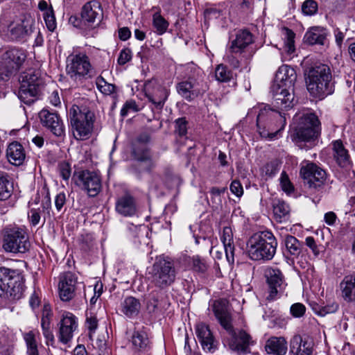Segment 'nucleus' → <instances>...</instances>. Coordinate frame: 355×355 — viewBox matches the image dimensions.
Wrapping results in <instances>:
<instances>
[{
  "instance_id": "obj_38",
  "label": "nucleus",
  "mask_w": 355,
  "mask_h": 355,
  "mask_svg": "<svg viewBox=\"0 0 355 355\" xmlns=\"http://www.w3.org/2000/svg\"><path fill=\"white\" fill-rule=\"evenodd\" d=\"M304 39L309 44L322 45L326 39L325 31L320 27L312 28L306 33Z\"/></svg>"
},
{
  "instance_id": "obj_48",
  "label": "nucleus",
  "mask_w": 355,
  "mask_h": 355,
  "mask_svg": "<svg viewBox=\"0 0 355 355\" xmlns=\"http://www.w3.org/2000/svg\"><path fill=\"white\" fill-rule=\"evenodd\" d=\"M318 3L315 0H306L302 6V13L307 16H312L318 11Z\"/></svg>"
},
{
  "instance_id": "obj_14",
  "label": "nucleus",
  "mask_w": 355,
  "mask_h": 355,
  "mask_svg": "<svg viewBox=\"0 0 355 355\" xmlns=\"http://www.w3.org/2000/svg\"><path fill=\"white\" fill-rule=\"evenodd\" d=\"M187 69L193 72V74L188 73L189 80L179 83L177 85V91L183 98L191 101L194 96L205 91L201 79L202 72L193 63L188 64Z\"/></svg>"
},
{
  "instance_id": "obj_23",
  "label": "nucleus",
  "mask_w": 355,
  "mask_h": 355,
  "mask_svg": "<svg viewBox=\"0 0 355 355\" xmlns=\"http://www.w3.org/2000/svg\"><path fill=\"white\" fill-rule=\"evenodd\" d=\"M42 124L57 137L64 135V125L60 117L55 112L43 109L39 113Z\"/></svg>"
},
{
  "instance_id": "obj_6",
  "label": "nucleus",
  "mask_w": 355,
  "mask_h": 355,
  "mask_svg": "<svg viewBox=\"0 0 355 355\" xmlns=\"http://www.w3.org/2000/svg\"><path fill=\"white\" fill-rule=\"evenodd\" d=\"M320 133V121L318 116L309 110H302L293 117L292 139L295 142L311 141Z\"/></svg>"
},
{
  "instance_id": "obj_24",
  "label": "nucleus",
  "mask_w": 355,
  "mask_h": 355,
  "mask_svg": "<svg viewBox=\"0 0 355 355\" xmlns=\"http://www.w3.org/2000/svg\"><path fill=\"white\" fill-rule=\"evenodd\" d=\"M196 334L204 351L213 353L216 349L217 343L209 326L204 323L198 324Z\"/></svg>"
},
{
  "instance_id": "obj_4",
  "label": "nucleus",
  "mask_w": 355,
  "mask_h": 355,
  "mask_svg": "<svg viewBox=\"0 0 355 355\" xmlns=\"http://www.w3.org/2000/svg\"><path fill=\"white\" fill-rule=\"evenodd\" d=\"M305 75L307 89L313 96L323 98L333 93L332 76L327 65L315 64L309 68Z\"/></svg>"
},
{
  "instance_id": "obj_20",
  "label": "nucleus",
  "mask_w": 355,
  "mask_h": 355,
  "mask_svg": "<svg viewBox=\"0 0 355 355\" xmlns=\"http://www.w3.org/2000/svg\"><path fill=\"white\" fill-rule=\"evenodd\" d=\"M59 327L58 338L62 344H68L78 330V320L76 316L70 312H64L58 324Z\"/></svg>"
},
{
  "instance_id": "obj_49",
  "label": "nucleus",
  "mask_w": 355,
  "mask_h": 355,
  "mask_svg": "<svg viewBox=\"0 0 355 355\" xmlns=\"http://www.w3.org/2000/svg\"><path fill=\"white\" fill-rule=\"evenodd\" d=\"M338 309V304L337 303L332 302L326 306H318L317 308H314V311L318 315L324 316L327 314L336 312Z\"/></svg>"
},
{
  "instance_id": "obj_43",
  "label": "nucleus",
  "mask_w": 355,
  "mask_h": 355,
  "mask_svg": "<svg viewBox=\"0 0 355 355\" xmlns=\"http://www.w3.org/2000/svg\"><path fill=\"white\" fill-rule=\"evenodd\" d=\"M189 263L193 270L198 272H205L207 269L205 259L198 255L189 258Z\"/></svg>"
},
{
  "instance_id": "obj_9",
  "label": "nucleus",
  "mask_w": 355,
  "mask_h": 355,
  "mask_svg": "<svg viewBox=\"0 0 355 355\" xmlns=\"http://www.w3.org/2000/svg\"><path fill=\"white\" fill-rule=\"evenodd\" d=\"M22 277L18 270L0 267V297L10 301L23 295Z\"/></svg>"
},
{
  "instance_id": "obj_45",
  "label": "nucleus",
  "mask_w": 355,
  "mask_h": 355,
  "mask_svg": "<svg viewBox=\"0 0 355 355\" xmlns=\"http://www.w3.org/2000/svg\"><path fill=\"white\" fill-rule=\"evenodd\" d=\"M232 72L225 65L219 64L215 70V77L220 82H228L232 78Z\"/></svg>"
},
{
  "instance_id": "obj_50",
  "label": "nucleus",
  "mask_w": 355,
  "mask_h": 355,
  "mask_svg": "<svg viewBox=\"0 0 355 355\" xmlns=\"http://www.w3.org/2000/svg\"><path fill=\"white\" fill-rule=\"evenodd\" d=\"M141 108L137 104L135 100L130 99L127 101L123 105L121 110V115L125 116L130 112H139Z\"/></svg>"
},
{
  "instance_id": "obj_1",
  "label": "nucleus",
  "mask_w": 355,
  "mask_h": 355,
  "mask_svg": "<svg viewBox=\"0 0 355 355\" xmlns=\"http://www.w3.org/2000/svg\"><path fill=\"white\" fill-rule=\"evenodd\" d=\"M296 78V72L293 68L284 64L279 68L275 75V83L272 87L275 105L277 108L287 110L293 107V86Z\"/></svg>"
},
{
  "instance_id": "obj_34",
  "label": "nucleus",
  "mask_w": 355,
  "mask_h": 355,
  "mask_svg": "<svg viewBox=\"0 0 355 355\" xmlns=\"http://www.w3.org/2000/svg\"><path fill=\"white\" fill-rule=\"evenodd\" d=\"M287 349V342L283 337H272L266 342V350L268 354L285 355Z\"/></svg>"
},
{
  "instance_id": "obj_5",
  "label": "nucleus",
  "mask_w": 355,
  "mask_h": 355,
  "mask_svg": "<svg viewBox=\"0 0 355 355\" xmlns=\"http://www.w3.org/2000/svg\"><path fill=\"white\" fill-rule=\"evenodd\" d=\"M277 241L270 231L253 234L247 242V253L252 260L269 261L276 253Z\"/></svg>"
},
{
  "instance_id": "obj_17",
  "label": "nucleus",
  "mask_w": 355,
  "mask_h": 355,
  "mask_svg": "<svg viewBox=\"0 0 355 355\" xmlns=\"http://www.w3.org/2000/svg\"><path fill=\"white\" fill-rule=\"evenodd\" d=\"M35 19L30 15L11 21L5 31L8 38L12 41H17L30 35L34 28Z\"/></svg>"
},
{
  "instance_id": "obj_59",
  "label": "nucleus",
  "mask_w": 355,
  "mask_h": 355,
  "mask_svg": "<svg viewBox=\"0 0 355 355\" xmlns=\"http://www.w3.org/2000/svg\"><path fill=\"white\" fill-rule=\"evenodd\" d=\"M231 192L237 197H241L243 194V186L239 180H233L230 187Z\"/></svg>"
},
{
  "instance_id": "obj_62",
  "label": "nucleus",
  "mask_w": 355,
  "mask_h": 355,
  "mask_svg": "<svg viewBox=\"0 0 355 355\" xmlns=\"http://www.w3.org/2000/svg\"><path fill=\"white\" fill-rule=\"evenodd\" d=\"M263 172L268 177L274 176L278 171L277 166L274 163H268L263 167Z\"/></svg>"
},
{
  "instance_id": "obj_64",
  "label": "nucleus",
  "mask_w": 355,
  "mask_h": 355,
  "mask_svg": "<svg viewBox=\"0 0 355 355\" xmlns=\"http://www.w3.org/2000/svg\"><path fill=\"white\" fill-rule=\"evenodd\" d=\"M28 219L33 226L39 224L40 220V215L36 209L32 208L31 209L28 214Z\"/></svg>"
},
{
  "instance_id": "obj_31",
  "label": "nucleus",
  "mask_w": 355,
  "mask_h": 355,
  "mask_svg": "<svg viewBox=\"0 0 355 355\" xmlns=\"http://www.w3.org/2000/svg\"><path fill=\"white\" fill-rule=\"evenodd\" d=\"M290 351L294 355H312L313 343L304 340L300 335H295L291 340Z\"/></svg>"
},
{
  "instance_id": "obj_36",
  "label": "nucleus",
  "mask_w": 355,
  "mask_h": 355,
  "mask_svg": "<svg viewBox=\"0 0 355 355\" xmlns=\"http://www.w3.org/2000/svg\"><path fill=\"white\" fill-rule=\"evenodd\" d=\"M252 42V34L248 31L242 30L236 33L235 39L230 42V45L243 53L244 49Z\"/></svg>"
},
{
  "instance_id": "obj_53",
  "label": "nucleus",
  "mask_w": 355,
  "mask_h": 355,
  "mask_svg": "<svg viewBox=\"0 0 355 355\" xmlns=\"http://www.w3.org/2000/svg\"><path fill=\"white\" fill-rule=\"evenodd\" d=\"M43 18L47 29L51 32L54 31L57 27L54 11L49 13H43Z\"/></svg>"
},
{
  "instance_id": "obj_60",
  "label": "nucleus",
  "mask_w": 355,
  "mask_h": 355,
  "mask_svg": "<svg viewBox=\"0 0 355 355\" xmlns=\"http://www.w3.org/2000/svg\"><path fill=\"white\" fill-rule=\"evenodd\" d=\"M226 189H227L225 187H212L209 191L211 200L213 202H216L217 200L219 202H220V195L224 193Z\"/></svg>"
},
{
  "instance_id": "obj_55",
  "label": "nucleus",
  "mask_w": 355,
  "mask_h": 355,
  "mask_svg": "<svg viewBox=\"0 0 355 355\" xmlns=\"http://www.w3.org/2000/svg\"><path fill=\"white\" fill-rule=\"evenodd\" d=\"M187 122L184 118H180L175 121V131L180 136H184L187 132Z\"/></svg>"
},
{
  "instance_id": "obj_56",
  "label": "nucleus",
  "mask_w": 355,
  "mask_h": 355,
  "mask_svg": "<svg viewBox=\"0 0 355 355\" xmlns=\"http://www.w3.org/2000/svg\"><path fill=\"white\" fill-rule=\"evenodd\" d=\"M291 313L295 318H300L304 315L306 307L301 303H295L291 306Z\"/></svg>"
},
{
  "instance_id": "obj_61",
  "label": "nucleus",
  "mask_w": 355,
  "mask_h": 355,
  "mask_svg": "<svg viewBox=\"0 0 355 355\" xmlns=\"http://www.w3.org/2000/svg\"><path fill=\"white\" fill-rule=\"evenodd\" d=\"M66 203V195L64 192L58 193L55 198V206L56 209L60 211Z\"/></svg>"
},
{
  "instance_id": "obj_37",
  "label": "nucleus",
  "mask_w": 355,
  "mask_h": 355,
  "mask_svg": "<svg viewBox=\"0 0 355 355\" xmlns=\"http://www.w3.org/2000/svg\"><path fill=\"white\" fill-rule=\"evenodd\" d=\"M273 214L277 222L282 223L289 218L290 207L284 201L277 199L273 202Z\"/></svg>"
},
{
  "instance_id": "obj_21",
  "label": "nucleus",
  "mask_w": 355,
  "mask_h": 355,
  "mask_svg": "<svg viewBox=\"0 0 355 355\" xmlns=\"http://www.w3.org/2000/svg\"><path fill=\"white\" fill-rule=\"evenodd\" d=\"M77 184L89 196H96L101 189V179L96 172L82 171L78 173Z\"/></svg>"
},
{
  "instance_id": "obj_54",
  "label": "nucleus",
  "mask_w": 355,
  "mask_h": 355,
  "mask_svg": "<svg viewBox=\"0 0 355 355\" xmlns=\"http://www.w3.org/2000/svg\"><path fill=\"white\" fill-rule=\"evenodd\" d=\"M60 175L65 181L69 180L71 175V166L68 162H64L59 164Z\"/></svg>"
},
{
  "instance_id": "obj_8",
  "label": "nucleus",
  "mask_w": 355,
  "mask_h": 355,
  "mask_svg": "<svg viewBox=\"0 0 355 355\" xmlns=\"http://www.w3.org/2000/svg\"><path fill=\"white\" fill-rule=\"evenodd\" d=\"M27 52L22 48L11 47L5 51L0 60V80L8 81L23 67Z\"/></svg>"
},
{
  "instance_id": "obj_40",
  "label": "nucleus",
  "mask_w": 355,
  "mask_h": 355,
  "mask_svg": "<svg viewBox=\"0 0 355 355\" xmlns=\"http://www.w3.org/2000/svg\"><path fill=\"white\" fill-rule=\"evenodd\" d=\"M153 9L156 10V12L153 15V26L158 35H163L166 32L169 24L168 21L162 16L159 8L153 7Z\"/></svg>"
},
{
  "instance_id": "obj_25",
  "label": "nucleus",
  "mask_w": 355,
  "mask_h": 355,
  "mask_svg": "<svg viewBox=\"0 0 355 355\" xmlns=\"http://www.w3.org/2000/svg\"><path fill=\"white\" fill-rule=\"evenodd\" d=\"M332 154L336 164L345 168H349L352 162L348 150L340 139L332 141Z\"/></svg>"
},
{
  "instance_id": "obj_57",
  "label": "nucleus",
  "mask_w": 355,
  "mask_h": 355,
  "mask_svg": "<svg viewBox=\"0 0 355 355\" xmlns=\"http://www.w3.org/2000/svg\"><path fill=\"white\" fill-rule=\"evenodd\" d=\"M132 59V51L130 49H124L121 51L118 58V63L123 65Z\"/></svg>"
},
{
  "instance_id": "obj_13",
  "label": "nucleus",
  "mask_w": 355,
  "mask_h": 355,
  "mask_svg": "<svg viewBox=\"0 0 355 355\" xmlns=\"http://www.w3.org/2000/svg\"><path fill=\"white\" fill-rule=\"evenodd\" d=\"M84 35H92V32L98 28L103 19V10L100 2L90 1L85 3L80 10Z\"/></svg>"
},
{
  "instance_id": "obj_2",
  "label": "nucleus",
  "mask_w": 355,
  "mask_h": 355,
  "mask_svg": "<svg viewBox=\"0 0 355 355\" xmlns=\"http://www.w3.org/2000/svg\"><path fill=\"white\" fill-rule=\"evenodd\" d=\"M250 113L257 114V126L259 134L262 138L274 140L285 128L286 123L285 116L270 109L267 105H259L254 107Z\"/></svg>"
},
{
  "instance_id": "obj_32",
  "label": "nucleus",
  "mask_w": 355,
  "mask_h": 355,
  "mask_svg": "<svg viewBox=\"0 0 355 355\" xmlns=\"http://www.w3.org/2000/svg\"><path fill=\"white\" fill-rule=\"evenodd\" d=\"M341 296L347 302H355V274L345 276L339 284Z\"/></svg>"
},
{
  "instance_id": "obj_11",
  "label": "nucleus",
  "mask_w": 355,
  "mask_h": 355,
  "mask_svg": "<svg viewBox=\"0 0 355 355\" xmlns=\"http://www.w3.org/2000/svg\"><path fill=\"white\" fill-rule=\"evenodd\" d=\"M19 80V98L25 104H31L35 101L41 90L42 80L40 78L39 73L30 69L20 75Z\"/></svg>"
},
{
  "instance_id": "obj_51",
  "label": "nucleus",
  "mask_w": 355,
  "mask_h": 355,
  "mask_svg": "<svg viewBox=\"0 0 355 355\" xmlns=\"http://www.w3.org/2000/svg\"><path fill=\"white\" fill-rule=\"evenodd\" d=\"M280 184L282 190L287 194H291L294 191V187L291 182L288 175L283 171L280 176Z\"/></svg>"
},
{
  "instance_id": "obj_15",
  "label": "nucleus",
  "mask_w": 355,
  "mask_h": 355,
  "mask_svg": "<svg viewBox=\"0 0 355 355\" xmlns=\"http://www.w3.org/2000/svg\"><path fill=\"white\" fill-rule=\"evenodd\" d=\"M92 70V64L85 52H75L67 57L66 71L71 78L76 80L86 78Z\"/></svg>"
},
{
  "instance_id": "obj_39",
  "label": "nucleus",
  "mask_w": 355,
  "mask_h": 355,
  "mask_svg": "<svg viewBox=\"0 0 355 355\" xmlns=\"http://www.w3.org/2000/svg\"><path fill=\"white\" fill-rule=\"evenodd\" d=\"M284 35V46L282 50V54H286L289 56L288 59L291 58V54L295 52L294 38L295 33L289 28H284L283 29Z\"/></svg>"
},
{
  "instance_id": "obj_16",
  "label": "nucleus",
  "mask_w": 355,
  "mask_h": 355,
  "mask_svg": "<svg viewBox=\"0 0 355 355\" xmlns=\"http://www.w3.org/2000/svg\"><path fill=\"white\" fill-rule=\"evenodd\" d=\"M264 277L268 285L267 300L273 301L278 299L287 286L282 272L276 267H267L264 270Z\"/></svg>"
},
{
  "instance_id": "obj_7",
  "label": "nucleus",
  "mask_w": 355,
  "mask_h": 355,
  "mask_svg": "<svg viewBox=\"0 0 355 355\" xmlns=\"http://www.w3.org/2000/svg\"><path fill=\"white\" fill-rule=\"evenodd\" d=\"M73 135L77 140L87 139L91 135L95 119L93 112L85 105H73L69 112Z\"/></svg>"
},
{
  "instance_id": "obj_3",
  "label": "nucleus",
  "mask_w": 355,
  "mask_h": 355,
  "mask_svg": "<svg viewBox=\"0 0 355 355\" xmlns=\"http://www.w3.org/2000/svg\"><path fill=\"white\" fill-rule=\"evenodd\" d=\"M213 311L221 326L229 332L231 336L228 340L230 348L239 354L250 352L249 346L253 343L250 336L244 331H239L238 333L233 331L231 315L225 303L222 301L214 302Z\"/></svg>"
},
{
  "instance_id": "obj_35",
  "label": "nucleus",
  "mask_w": 355,
  "mask_h": 355,
  "mask_svg": "<svg viewBox=\"0 0 355 355\" xmlns=\"http://www.w3.org/2000/svg\"><path fill=\"white\" fill-rule=\"evenodd\" d=\"M141 309V304L137 298L129 296L126 297L121 303V312L128 318L136 317Z\"/></svg>"
},
{
  "instance_id": "obj_44",
  "label": "nucleus",
  "mask_w": 355,
  "mask_h": 355,
  "mask_svg": "<svg viewBox=\"0 0 355 355\" xmlns=\"http://www.w3.org/2000/svg\"><path fill=\"white\" fill-rule=\"evenodd\" d=\"M97 89L103 94L110 95L115 92V85L108 83L102 76H98L96 80Z\"/></svg>"
},
{
  "instance_id": "obj_29",
  "label": "nucleus",
  "mask_w": 355,
  "mask_h": 355,
  "mask_svg": "<svg viewBox=\"0 0 355 355\" xmlns=\"http://www.w3.org/2000/svg\"><path fill=\"white\" fill-rule=\"evenodd\" d=\"M220 241L223 244L228 262L233 263L234 261V243L233 231L231 227L226 226L223 227L220 234Z\"/></svg>"
},
{
  "instance_id": "obj_52",
  "label": "nucleus",
  "mask_w": 355,
  "mask_h": 355,
  "mask_svg": "<svg viewBox=\"0 0 355 355\" xmlns=\"http://www.w3.org/2000/svg\"><path fill=\"white\" fill-rule=\"evenodd\" d=\"M204 15L207 20L218 19L221 15V9L217 6H209L205 10Z\"/></svg>"
},
{
  "instance_id": "obj_42",
  "label": "nucleus",
  "mask_w": 355,
  "mask_h": 355,
  "mask_svg": "<svg viewBox=\"0 0 355 355\" xmlns=\"http://www.w3.org/2000/svg\"><path fill=\"white\" fill-rule=\"evenodd\" d=\"M284 243L286 250L291 255L297 257L300 254L302 244L295 236L287 235L285 237Z\"/></svg>"
},
{
  "instance_id": "obj_27",
  "label": "nucleus",
  "mask_w": 355,
  "mask_h": 355,
  "mask_svg": "<svg viewBox=\"0 0 355 355\" xmlns=\"http://www.w3.org/2000/svg\"><path fill=\"white\" fill-rule=\"evenodd\" d=\"M17 340L15 334L8 328L0 332V355H14Z\"/></svg>"
},
{
  "instance_id": "obj_47",
  "label": "nucleus",
  "mask_w": 355,
  "mask_h": 355,
  "mask_svg": "<svg viewBox=\"0 0 355 355\" xmlns=\"http://www.w3.org/2000/svg\"><path fill=\"white\" fill-rule=\"evenodd\" d=\"M40 336L38 331L32 330L23 334L26 347H37V338Z\"/></svg>"
},
{
  "instance_id": "obj_22",
  "label": "nucleus",
  "mask_w": 355,
  "mask_h": 355,
  "mask_svg": "<svg viewBox=\"0 0 355 355\" xmlns=\"http://www.w3.org/2000/svg\"><path fill=\"white\" fill-rule=\"evenodd\" d=\"M77 286V277L71 272H67L60 276L58 284L59 295L61 300L69 302L73 298Z\"/></svg>"
},
{
  "instance_id": "obj_10",
  "label": "nucleus",
  "mask_w": 355,
  "mask_h": 355,
  "mask_svg": "<svg viewBox=\"0 0 355 355\" xmlns=\"http://www.w3.org/2000/svg\"><path fill=\"white\" fill-rule=\"evenodd\" d=\"M31 247L27 230L21 227L6 228L3 234L2 248L6 252L25 253Z\"/></svg>"
},
{
  "instance_id": "obj_12",
  "label": "nucleus",
  "mask_w": 355,
  "mask_h": 355,
  "mask_svg": "<svg viewBox=\"0 0 355 355\" xmlns=\"http://www.w3.org/2000/svg\"><path fill=\"white\" fill-rule=\"evenodd\" d=\"M152 282L155 286L164 288L171 285L176 277L174 264L164 258L157 259L150 272Z\"/></svg>"
},
{
  "instance_id": "obj_26",
  "label": "nucleus",
  "mask_w": 355,
  "mask_h": 355,
  "mask_svg": "<svg viewBox=\"0 0 355 355\" xmlns=\"http://www.w3.org/2000/svg\"><path fill=\"white\" fill-rule=\"evenodd\" d=\"M115 209L118 214L125 217L136 215L137 207L135 199L130 194L119 197L116 200Z\"/></svg>"
},
{
  "instance_id": "obj_33",
  "label": "nucleus",
  "mask_w": 355,
  "mask_h": 355,
  "mask_svg": "<svg viewBox=\"0 0 355 355\" xmlns=\"http://www.w3.org/2000/svg\"><path fill=\"white\" fill-rule=\"evenodd\" d=\"M6 156L10 163L19 166L23 164L26 157L24 148L19 142H12L8 146Z\"/></svg>"
},
{
  "instance_id": "obj_18",
  "label": "nucleus",
  "mask_w": 355,
  "mask_h": 355,
  "mask_svg": "<svg viewBox=\"0 0 355 355\" xmlns=\"http://www.w3.org/2000/svg\"><path fill=\"white\" fill-rule=\"evenodd\" d=\"M300 175L310 188L322 186L327 179L326 171L314 163L304 162L300 168Z\"/></svg>"
},
{
  "instance_id": "obj_63",
  "label": "nucleus",
  "mask_w": 355,
  "mask_h": 355,
  "mask_svg": "<svg viewBox=\"0 0 355 355\" xmlns=\"http://www.w3.org/2000/svg\"><path fill=\"white\" fill-rule=\"evenodd\" d=\"M69 23L73 26L80 29L84 34L83 22L81 17L78 18L76 15H71L69 19Z\"/></svg>"
},
{
  "instance_id": "obj_28",
  "label": "nucleus",
  "mask_w": 355,
  "mask_h": 355,
  "mask_svg": "<svg viewBox=\"0 0 355 355\" xmlns=\"http://www.w3.org/2000/svg\"><path fill=\"white\" fill-rule=\"evenodd\" d=\"M148 137L144 135L140 136L134 141L132 146V155L135 159L139 162L149 161L150 164H152L149 153L145 146V144L148 141Z\"/></svg>"
},
{
  "instance_id": "obj_19",
  "label": "nucleus",
  "mask_w": 355,
  "mask_h": 355,
  "mask_svg": "<svg viewBox=\"0 0 355 355\" xmlns=\"http://www.w3.org/2000/svg\"><path fill=\"white\" fill-rule=\"evenodd\" d=\"M146 97L157 110H162L169 95V91L156 80L147 81L144 87Z\"/></svg>"
},
{
  "instance_id": "obj_41",
  "label": "nucleus",
  "mask_w": 355,
  "mask_h": 355,
  "mask_svg": "<svg viewBox=\"0 0 355 355\" xmlns=\"http://www.w3.org/2000/svg\"><path fill=\"white\" fill-rule=\"evenodd\" d=\"M241 53V52L230 45L226 49L223 59L232 67L238 68L240 66Z\"/></svg>"
},
{
  "instance_id": "obj_46",
  "label": "nucleus",
  "mask_w": 355,
  "mask_h": 355,
  "mask_svg": "<svg viewBox=\"0 0 355 355\" xmlns=\"http://www.w3.org/2000/svg\"><path fill=\"white\" fill-rule=\"evenodd\" d=\"M6 175L0 173V200H5L10 196L11 190Z\"/></svg>"
},
{
  "instance_id": "obj_30",
  "label": "nucleus",
  "mask_w": 355,
  "mask_h": 355,
  "mask_svg": "<svg viewBox=\"0 0 355 355\" xmlns=\"http://www.w3.org/2000/svg\"><path fill=\"white\" fill-rule=\"evenodd\" d=\"M132 347L135 352L143 354L150 349V341L144 330L135 331L131 339Z\"/></svg>"
},
{
  "instance_id": "obj_58",
  "label": "nucleus",
  "mask_w": 355,
  "mask_h": 355,
  "mask_svg": "<svg viewBox=\"0 0 355 355\" xmlns=\"http://www.w3.org/2000/svg\"><path fill=\"white\" fill-rule=\"evenodd\" d=\"M86 324H87V329L89 330V337H92L97 329L98 320L95 316L91 315V316L87 318Z\"/></svg>"
}]
</instances>
